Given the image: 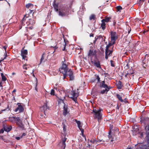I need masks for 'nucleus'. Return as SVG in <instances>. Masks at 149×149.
Here are the masks:
<instances>
[{"mask_svg": "<svg viewBox=\"0 0 149 149\" xmlns=\"http://www.w3.org/2000/svg\"><path fill=\"white\" fill-rule=\"evenodd\" d=\"M69 9L68 6H63L59 9V15L62 16H65L69 14Z\"/></svg>", "mask_w": 149, "mask_h": 149, "instance_id": "f257e3e1", "label": "nucleus"}, {"mask_svg": "<svg viewBox=\"0 0 149 149\" xmlns=\"http://www.w3.org/2000/svg\"><path fill=\"white\" fill-rule=\"evenodd\" d=\"M68 70L67 65L64 63H63L61 67L59 68L60 72L63 74V79H65L67 76L66 72H67Z\"/></svg>", "mask_w": 149, "mask_h": 149, "instance_id": "f03ea898", "label": "nucleus"}, {"mask_svg": "<svg viewBox=\"0 0 149 149\" xmlns=\"http://www.w3.org/2000/svg\"><path fill=\"white\" fill-rule=\"evenodd\" d=\"M102 111V109L100 108L98 111L95 109H93V112L94 113V118H97L98 120L101 119L102 118V115L101 113V111Z\"/></svg>", "mask_w": 149, "mask_h": 149, "instance_id": "7ed1b4c3", "label": "nucleus"}, {"mask_svg": "<svg viewBox=\"0 0 149 149\" xmlns=\"http://www.w3.org/2000/svg\"><path fill=\"white\" fill-rule=\"evenodd\" d=\"M97 52L96 50H94L93 48H91L89 50L88 54V56L91 57V59L93 56H94L95 58H97Z\"/></svg>", "mask_w": 149, "mask_h": 149, "instance_id": "20e7f679", "label": "nucleus"}, {"mask_svg": "<svg viewBox=\"0 0 149 149\" xmlns=\"http://www.w3.org/2000/svg\"><path fill=\"white\" fill-rule=\"evenodd\" d=\"M66 74L67 76H69L70 81H72L74 79V76L73 74V72L71 69L67 71Z\"/></svg>", "mask_w": 149, "mask_h": 149, "instance_id": "39448f33", "label": "nucleus"}, {"mask_svg": "<svg viewBox=\"0 0 149 149\" xmlns=\"http://www.w3.org/2000/svg\"><path fill=\"white\" fill-rule=\"evenodd\" d=\"M40 110L41 111H43L45 114V111H47V109H49V107L47 105V102L46 101V102L44 103V105L41 107H40Z\"/></svg>", "mask_w": 149, "mask_h": 149, "instance_id": "423d86ee", "label": "nucleus"}, {"mask_svg": "<svg viewBox=\"0 0 149 149\" xmlns=\"http://www.w3.org/2000/svg\"><path fill=\"white\" fill-rule=\"evenodd\" d=\"M109 20L110 19H102L101 20L102 23H101V27L103 30H104L106 28V23L109 22Z\"/></svg>", "mask_w": 149, "mask_h": 149, "instance_id": "0eeeda50", "label": "nucleus"}, {"mask_svg": "<svg viewBox=\"0 0 149 149\" xmlns=\"http://www.w3.org/2000/svg\"><path fill=\"white\" fill-rule=\"evenodd\" d=\"M146 131V137L147 143L149 144V125L146 126L145 128Z\"/></svg>", "mask_w": 149, "mask_h": 149, "instance_id": "6e6552de", "label": "nucleus"}, {"mask_svg": "<svg viewBox=\"0 0 149 149\" xmlns=\"http://www.w3.org/2000/svg\"><path fill=\"white\" fill-rule=\"evenodd\" d=\"M18 107L16 108L15 110V112H17L19 110V112H22L24 111V108L21 105L20 103H18L17 104Z\"/></svg>", "mask_w": 149, "mask_h": 149, "instance_id": "1a4fd4ad", "label": "nucleus"}, {"mask_svg": "<svg viewBox=\"0 0 149 149\" xmlns=\"http://www.w3.org/2000/svg\"><path fill=\"white\" fill-rule=\"evenodd\" d=\"M63 108V115L65 116L69 112V111H68V105L64 103Z\"/></svg>", "mask_w": 149, "mask_h": 149, "instance_id": "9d476101", "label": "nucleus"}, {"mask_svg": "<svg viewBox=\"0 0 149 149\" xmlns=\"http://www.w3.org/2000/svg\"><path fill=\"white\" fill-rule=\"evenodd\" d=\"M141 149H149V144L144 145L143 143H139L138 145Z\"/></svg>", "mask_w": 149, "mask_h": 149, "instance_id": "9b49d317", "label": "nucleus"}, {"mask_svg": "<svg viewBox=\"0 0 149 149\" xmlns=\"http://www.w3.org/2000/svg\"><path fill=\"white\" fill-rule=\"evenodd\" d=\"M113 53V50H107V53H106V50H105V58L107 59H108V56H111Z\"/></svg>", "mask_w": 149, "mask_h": 149, "instance_id": "f8f14e48", "label": "nucleus"}, {"mask_svg": "<svg viewBox=\"0 0 149 149\" xmlns=\"http://www.w3.org/2000/svg\"><path fill=\"white\" fill-rule=\"evenodd\" d=\"M12 126L11 125H7L6 124H4L3 125V129L4 130L7 132H9L12 129Z\"/></svg>", "mask_w": 149, "mask_h": 149, "instance_id": "ddd939ff", "label": "nucleus"}, {"mask_svg": "<svg viewBox=\"0 0 149 149\" xmlns=\"http://www.w3.org/2000/svg\"><path fill=\"white\" fill-rule=\"evenodd\" d=\"M111 40L112 41H116L117 39V37L116 36V32H111Z\"/></svg>", "mask_w": 149, "mask_h": 149, "instance_id": "4468645a", "label": "nucleus"}, {"mask_svg": "<svg viewBox=\"0 0 149 149\" xmlns=\"http://www.w3.org/2000/svg\"><path fill=\"white\" fill-rule=\"evenodd\" d=\"M91 62H93V63L95 66L97 68H101V66L100 63V62L99 61L98 59L96 60H94L93 61H92L91 59Z\"/></svg>", "mask_w": 149, "mask_h": 149, "instance_id": "2eb2a0df", "label": "nucleus"}, {"mask_svg": "<svg viewBox=\"0 0 149 149\" xmlns=\"http://www.w3.org/2000/svg\"><path fill=\"white\" fill-rule=\"evenodd\" d=\"M63 38L64 39V42H65V44L63 45L64 47H63V49H62V50L63 51H66L68 52V51H67V49H65V48H66V44L67 43V42H68V40H67V39H65V38L64 37V36L63 35Z\"/></svg>", "mask_w": 149, "mask_h": 149, "instance_id": "dca6fc26", "label": "nucleus"}, {"mask_svg": "<svg viewBox=\"0 0 149 149\" xmlns=\"http://www.w3.org/2000/svg\"><path fill=\"white\" fill-rule=\"evenodd\" d=\"M116 84L118 89H121L123 86L122 82L120 81H118Z\"/></svg>", "mask_w": 149, "mask_h": 149, "instance_id": "f3484780", "label": "nucleus"}, {"mask_svg": "<svg viewBox=\"0 0 149 149\" xmlns=\"http://www.w3.org/2000/svg\"><path fill=\"white\" fill-rule=\"evenodd\" d=\"M45 53L42 54L40 60L39 64H40L42 62H45L46 60V59H45Z\"/></svg>", "mask_w": 149, "mask_h": 149, "instance_id": "a211bd4d", "label": "nucleus"}, {"mask_svg": "<svg viewBox=\"0 0 149 149\" xmlns=\"http://www.w3.org/2000/svg\"><path fill=\"white\" fill-rule=\"evenodd\" d=\"M27 50L26 49H23L21 50V55L22 56L24 57V55H26L27 54Z\"/></svg>", "mask_w": 149, "mask_h": 149, "instance_id": "6ab92c4d", "label": "nucleus"}, {"mask_svg": "<svg viewBox=\"0 0 149 149\" xmlns=\"http://www.w3.org/2000/svg\"><path fill=\"white\" fill-rule=\"evenodd\" d=\"M13 118L14 119H15V120L17 121V122H16L17 124H18L22 123V121L20 120L19 117H16L15 116Z\"/></svg>", "mask_w": 149, "mask_h": 149, "instance_id": "aec40b11", "label": "nucleus"}, {"mask_svg": "<svg viewBox=\"0 0 149 149\" xmlns=\"http://www.w3.org/2000/svg\"><path fill=\"white\" fill-rule=\"evenodd\" d=\"M134 73V70L132 69H130L129 70L127 71V75L130 76L132 74H133Z\"/></svg>", "mask_w": 149, "mask_h": 149, "instance_id": "412c9836", "label": "nucleus"}, {"mask_svg": "<svg viewBox=\"0 0 149 149\" xmlns=\"http://www.w3.org/2000/svg\"><path fill=\"white\" fill-rule=\"evenodd\" d=\"M75 121L77 124L78 128L80 129L82 128V125H81V123L80 121L77 120V119H75Z\"/></svg>", "mask_w": 149, "mask_h": 149, "instance_id": "4be33fe9", "label": "nucleus"}, {"mask_svg": "<svg viewBox=\"0 0 149 149\" xmlns=\"http://www.w3.org/2000/svg\"><path fill=\"white\" fill-rule=\"evenodd\" d=\"M70 94L72 96L70 97H77V96L76 95V94L75 91L73 90L71 91Z\"/></svg>", "mask_w": 149, "mask_h": 149, "instance_id": "5701e85b", "label": "nucleus"}, {"mask_svg": "<svg viewBox=\"0 0 149 149\" xmlns=\"http://www.w3.org/2000/svg\"><path fill=\"white\" fill-rule=\"evenodd\" d=\"M66 138L65 137L64 139L62 140V146L63 147L64 149H65V141H66Z\"/></svg>", "mask_w": 149, "mask_h": 149, "instance_id": "b1692460", "label": "nucleus"}, {"mask_svg": "<svg viewBox=\"0 0 149 149\" xmlns=\"http://www.w3.org/2000/svg\"><path fill=\"white\" fill-rule=\"evenodd\" d=\"M118 99L121 102H123V100L122 99V97L119 94H117L116 95Z\"/></svg>", "mask_w": 149, "mask_h": 149, "instance_id": "393cba45", "label": "nucleus"}, {"mask_svg": "<svg viewBox=\"0 0 149 149\" xmlns=\"http://www.w3.org/2000/svg\"><path fill=\"white\" fill-rule=\"evenodd\" d=\"M53 7L56 11L58 12V5L54 3L53 4Z\"/></svg>", "mask_w": 149, "mask_h": 149, "instance_id": "a878e982", "label": "nucleus"}, {"mask_svg": "<svg viewBox=\"0 0 149 149\" xmlns=\"http://www.w3.org/2000/svg\"><path fill=\"white\" fill-rule=\"evenodd\" d=\"M33 5L31 3H29L26 5V7L28 8H30L32 9V8L33 7Z\"/></svg>", "mask_w": 149, "mask_h": 149, "instance_id": "bb28decb", "label": "nucleus"}, {"mask_svg": "<svg viewBox=\"0 0 149 149\" xmlns=\"http://www.w3.org/2000/svg\"><path fill=\"white\" fill-rule=\"evenodd\" d=\"M112 45H111V43H109L108 45H107V46H106V53H107V50H109V48L111 46H112Z\"/></svg>", "mask_w": 149, "mask_h": 149, "instance_id": "cd10ccee", "label": "nucleus"}, {"mask_svg": "<svg viewBox=\"0 0 149 149\" xmlns=\"http://www.w3.org/2000/svg\"><path fill=\"white\" fill-rule=\"evenodd\" d=\"M108 137L109 139H111V142H112L113 141H114L113 138L112 136V135H111V134L110 135H108Z\"/></svg>", "mask_w": 149, "mask_h": 149, "instance_id": "c85d7f7f", "label": "nucleus"}, {"mask_svg": "<svg viewBox=\"0 0 149 149\" xmlns=\"http://www.w3.org/2000/svg\"><path fill=\"white\" fill-rule=\"evenodd\" d=\"M100 86L101 88L102 87L105 88H106L107 87H108L107 85L106 84H100Z\"/></svg>", "mask_w": 149, "mask_h": 149, "instance_id": "c756f323", "label": "nucleus"}, {"mask_svg": "<svg viewBox=\"0 0 149 149\" xmlns=\"http://www.w3.org/2000/svg\"><path fill=\"white\" fill-rule=\"evenodd\" d=\"M95 76L96 77V79L97 80V83L100 82V78L99 76L98 75H95Z\"/></svg>", "mask_w": 149, "mask_h": 149, "instance_id": "7c9ffc66", "label": "nucleus"}, {"mask_svg": "<svg viewBox=\"0 0 149 149\" xmlns=\"http://www.w3.org/2000/svg\"><path fill=\"white\" fill-rule=\"evenodd\" d=\"M111 65L113 67H114L115 66V62L112 60L110 61Z\"/></svg>", "mask_w": 149, "mask_h": 149, "instance_id": "2f4dec72", "label": "nucleus"}, {"mask_svg": "<svg viewBox=\"0 0 149 149\" xmlns=\"http://www.w3.org/2000/svg\"><path fill=\"white\" fill-rule=\"evenodd\" d=\"M82 9H80L78 12V14L79 15H82L84 14V12L82 11Z\"/></svg>", "mask_w": 149, "mask_h": 149, "instance_id": "473e14b6", "label": "nucleus"}, {"mask_svg": "<svg viewBox=\"0 0 149 149\" xmlns=\"http://www.w3.org/2000/svg\"><path fill=\"white\" fill-rule=\"evenodd\" d=\"M58 104H61V103H63L64 104L65 103L64 102L63 100V99H58Z\"/></svg>", "mask_w": 149, "mask_h": 149, "instance_id": "72a5a7b5", "label": "nucleus"}, {"mask_svg": "<svg viewBox=\"0 0 149 149\" xmlns=\"http://www.w3.org/2000/svg\"><path fill=\"white\" fill-rule=\"evenodd\" d=\"M15 116L10 117L9 118V120H10V121L11 122H13V121H14V120H15V119H14V118H13Z\"/></svg>", "mask_w": 149, "mask_h": 149, "instance_id": "f704fd0d", "label": "nucleus"}, {"mask_svg": "<svg viewBox=\"0 0 149 149\" xmlns=\"http://www.w3.org/2000/svg\"><path fill=\"white\" fill-rule=\"evenodd\" d=\"M28 65L26 64L23 65L22 66L23 68L26 70H27L28 67H27V66ZM28 68H29V67H28Z\"/></svg>", "mask_w": 149, "mask_h": 149, "instance_id": "c9c22d12", "label": "nucleus"}, {"mask_svg": "<svg viewBox=\"0 0 149 149\" xmlns=\"http://www.w3.org/2000/svg\"><path fill=\"white\" fill-rule=\"evenodd\" d=\"M116 9L118 11H120L122 9V8L121 6H118L116 7Z\"/></svg>", "mask_w": 149, "mask_h": 149, "instance_id": "e433bc0d", "label": "nucleus"}, {"mask_svg": "<svg viewBox=\"0 0 149 149\" xmlns=\"http://www.w3.org/2000/svg\"><path fill=\"white\" fill-rule=\"evenodd\" d=\"M80 130L81 132V133L82 134V135L83 137H85V135L84 134V130L83 129H80Z\"/></svg>", "mask_w": 149, "mask_h": 149, "instance_id": "4c0bfd02", "label": "nucleus"}, {"mask_svg": "<svg viewBox=\"0 0 149 149\" xmlns=\"http://www.w3.org/2000/svg\"><path fill=\"white\" fill-rule=\"evenodd\" d=\"M4 55L5 56V57H4V58H1V59L0 60V63H1L2 61L4 59L6 58V57L7 56V54L6 52L5 53H4Z\"/></svg>", "mask_w": 149, "mask_h": 149, "instance_id": "58836bf2", "label": "nucleus"}, {"mask_svg": "<svg viewBox=\"0 0 149 149\" xmlns=\"http://www.w3.org/2000/svg\"><path fill=\"white\" fill-rule=\"evenodd\" d=\"M106 91L107 92V93L108 92L107 91V89L106 88H105V89L103 90L101 92V93L102 94H104Z\"/></svg>", "mask_w": 149, "mask_h": 149, "instance_id": "ea45409f", "label": "nucleus"}, {"mask_svg": "<svg viewBox=\"0 0 149 149\" xmlns=\"http://www.w3.org/2000/svg\"><path fill=\"white\" fill-rule=\"evenodd\" d=\"M98 37L99 38L98 39H100L101 38L102 39V40H103V37H104V38H106L105 37H104V36H102V35H100L99 36H98Z\"/></svg>", "mask_w": 149, "mask_h": 149, "instance_id": "a19ab883", "label": "nucleus"}, {"mask_svg": "<svg viewBox=\"0 0 149 149\" xmlns=\"http://www.w3.org/2000/svg\"><path fill=\"white\" fill-rule=\"evenodd\" d=\"M29 22L30 23V24H31L32 25H33V24H34L35 23V22H33L32 23H31V21H34V19H29Z\"/></svg>", "mask_w": 149, "mask_h": 149, "instance_id": "79ce46f5", "label": "nucleus"}, {"mask_svg": "<svg viewBox=\"0 0 149 149\" xmlns=\"http://www.w3.org/2000/svg\"><path fill=\"white\" fill-rule=\"evenodd\" d=\"M77 97H70L72 99V100L74 101L75 102H76V101L77 100Z\"/></svg>", "mask_w": 149, "mask_h": 149, "instance_id": "37998d69", "label": "nucleus"}, {"mask_svg": "<svg viewBox=\"0 0 149 149\" xmlns=\"http://www.w3.org/2000/svg\"><path fill=\"white\" fill-rule=\"evenodd\" d=\"M95 16L94 14L91 15L89 19H95Z\"/></svg>", "mask_w": 149, "mask_h": 149, "instance_id": "c03bdc74", "label": "nucleus"}, {"mask_svg": "<svg viewBox=\"0 0 149 149\" xmlns=\"http://www.w3.org/2000/svg\"><path fill=\"white\" fill-rule=\"evenodd\" d=\"M18 127L20 128H22L23 127V125L22 123L18 124Z\"/></svg>", "mask_w": 149, "mask_h": 149, "instance_id": "a18cd8bd", "label": "nucleus"}, {"mask_svg": "<svg viewBox=\"0 0 149 149\" xmlns=\"http://www.w3.org/2000/svg\"><path fill=\"white\" fill-rule=\"evenodd\" d=\"M146 134L145 133V132H142L141 134V138H143L144 137V135L145 134Z\"/></svg>", "mask_w": 149, "mask_h": 149, "instance_id": "49530a36", "label": "nucleus"}, {"mask_svg": "<svg viewBox=\"0 0 149 149\" xmlns=\"http://www.w3.org/2000/svg\"><path fill=\"white\" fill-rule=\"evenodd\" d=\"M29 17V14H26L23 18V19H24L25 18H28Z\"/></svg>", "mask_w": 149, "mask_h": 149, "instance_id": "de8ad7c7", "label": "nucleus"}, {"mask_svg": "<svg viewBox=\"0 0 149 149\" xmlns=\"http://www.w3.org/2000/svg\"><path fill=\"white\" fill-rule=\"evenodd\" d=\"M51 95H54V90L53 89H52L51 90V93H50Z\"/></svg>", "mask_w": 149, "mask_h": 149, "instance_id": "09e8293b", "label": "nucleus"}, {"mask_svg": "<svg viewBox=\"0 0 149 149\" xmlns=\"http://www.w3.org/2000/svg\"><path fill=\"white\" fill-rule=\"evenodd\" d=\"M6 77L4 76L2 77V80L3 81H6Z\"/></svg>", "mask_w": 149, "mask_h": 149, "instance_id": "8fccbe9b", "label": "nucleus"}, {"mask_svg": "<svg viewBox=\"0 0 149 149\" xmlns=\"http://www.w3.org/2000/svg\"><path fill=\"white\" fill-rule=\"evenodd\" d=\"M63 129L64 131H65L66 130V126L64 124L63 125Z\"/></svg>", "mask_w": 149, "mask_h": 149, "instance_id": "3c124183", "label": "nucleus"}, {"mask_svg": "<svg viewBox=\"0 0 149 149\" xmlns=\"http://www.w3.org/2000/svg\"><path fill=\"white\" fill-rule=\"evenodd\" d=\"M112 88V87L111 86H108V87H107L106 89H107V91H108L110 89H111V88Z\"/></svg>", "mask_w": 149, "mask_h": 149, "instance_id": "603ef678", "label": "nucleus"}, {"mask_svg": "<svg viewBox=\"0 0 149 149\" xmlns=\"http://www.w3.org/2000/svg\"><path fill=\"white\" fill-rule=\"evenodd\" d=\"M26 135V134L25 133H23L22 135L21 136V138H22V137L25 136Z\"/></svg>", "mask_w": 149, "mask_h": 149, "instance_id": "864d4df0", "label": "nucleus"}, {"mask_svg": "<svg viewBox=\"0 0 149 149\" xmlns=\"http://www.w3.org/2000/svg\"><path fill=\"white\" fill-rule=\"evenodd\" d=\"M126 67V69H128V68H129V65H128V63H127V64H126V65L125 67V68Z\"/></svg>", "mask_w": 149, "mask_h": 149, "instance_id": "5fc2aeb1", "label": "nucleus"}, {"mask_svg": "<svg viewBox=\"0 0 149 149\" xmlns=\"http://www.w3.org/2000/svg\"><path fill=\"white\" fill-rule=\"evenodd\" d=\"M97 140H96L95 139H93L92 140V143L93 144L95 143L96 142H97Z\"/></svg>", "mask_w": 149, "mask_h": 149, "instance_id": "6e6d98bb", "label": "nucleus"}, {"mask_svg": "<svg viewBox=\"0 0 149 149\" xmlns=\"http://www.w3.org/2000/svg\"><path fill=\"white\" fill-rule=\"evenodd\" d=\"M22 57L23 59H24V60H26V58L27 57V56H26V55H24V57H23V56H22ZM26 60L27 61V59H26Z\"/></svg>", "mask_w": 149, "mask_h": 149, "instance_id": "4d7b16f0", "label": "nucleus"}, {"mask_svg": "<svg viewBox=\"0 0 149 149\" xmlns=\"http://www.w3.org/2000/svg\"><path fill=\"white\" fill-rule=\"evenodd\" d=\"M97 142H101L102 141L103 142H104V140H100V139H98V140H97Z\"/></svg>", "mask_w": 149, "mask_h": 149, "instance_id": "13d9d810", "label": "nucleus"}, {"mask_svg": "<svg viewBox=\"0 0 149 149\" xmlns=\"http://www.w3.org/2000/svg\"><path fill=\"white\" fill-rule=\"evenodd\" d=\"M4 129H1L0 130V131L1 132V133H3L4 132Z\"/></svg>", "mask_w": 149, "mask_h": 149, "instance_id": "bf43d9fd", "label": "nucleus"}, {"mask_svg": "<svg viewBox=\"0 0 149 149\" xmlns=\"http://www.w3.org/2000/svg\"><path fill=\"white\" fill-rule=\"evenodd\" d=\"M99 38L98 37V36H97L95 38V40H94V42H95L97 40V39H98Z\"/></svg>", "mask_w": 149, "mask_h": 149, "instance_id": "052dcab7", "label": "nucleus"}, {"mask_svg": "<svg viewBox=\"0 0 149 149\" xmlns=\"http://www.w3.org/2000/svg\"><path fill=\"white\" fill-rule=\"evenodd\" d=\"M123 102H124L125 103H126L128 101L126 100V98H125L124 99V100H123Z\"/></svg>", "mask_w": 149, "mask_h": 149, "instance_id": "680f3d73", "label": "nucleus"}, {"mask_svg": "<svg viewBox=\"0 0 149 149\" xmlns=\"http://www.w3.org/2000/svg\"><path fill=\"white\" fill-rule=\"evenodd\" d=\"M17 140H19L21 138V137H16L15 138Z\"/></svg>", "mask_w": 149, "mask_h": 149, "instance_id": "e2e57ef3", "label": "nucleus"}, {"mask_svg": "<svg viewBox=\"0 0 149 149\" xmlns=\"http://www.w3.org/2000/svg\"><path fill=\"white\" fill-rule=\"evenodd\" d=\"M111 130H110L109 132V135L111 134Z\"/></svg>", "mask_w": 149, "mask_h": 149, "instance_id": "0e129e2a", "label": "nucleus"}, {"mask_svg": "<svg viewBox=\"0 0 149 149\" xmlns=\"http://www.w3.org/2000/svg\"><path fill=\"white\" fill-rule=\"evenodd\" d=\"M105 81H103L102 82V83H101V84H105Z\"/></svg>", "mask_w": 149, "mask_h": 149, "instance_id": "69168bd1", "label": "nucleus"}, {"mask_svg": "<svg viewBox=\"0 0 149 149\" xmlns=\"http://www.w3.org/2000/svg\"><path fill=\"white\" fill-rule=\"evenodd\" d=\"M113 41L112 42H110L111 43V44L112 45H113L115 43V41Z\"/></svg>", "mask_w": 149, "mask_h": 149, "instance_id": "338daca9", "label": "nucleus"}, {"mask_svg": "<svg viewBox=\"0 0 149 149\" xmlns=\"http://www.w3.org/2000/svg\"><path fill=\"white\" fill-rule=\"evenodd\" d=\"M93 36H94V35H93V34L91 33V34H90V37H93Z\"/></svg>", "mask_w": 149, "mask_h": 149, "instance_id": "774afa93", "label": "nucleus"}]
</instances>
